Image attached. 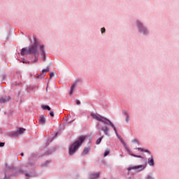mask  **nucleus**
I'll list each match as a JSON object with an SVG mask.
<instances>
[{
  "label": "nucleus",
  "mask_w": 179,
  "mask_h": 179,
  "mask_svg": "<svg viewBox=\"0 0 179 179\" xmlns=\"http://www.w3.org/2000/svg\"><path fill=\"white\" fill-rule=\"evenodd\" d=\"M85 139H86V138L85 136H82L78 138V140H76L74 143H72V145L69 147V155H70V156L74 155L76 150L79 149V147H80L83 142H85Z\"/></svg>",
  "instance_id": "obj_1"
},
{
  "label": "nucleus",
  "mask_w": 179,
  "mask_h": 179,
  "mask_svg": "<svg viewBox=\"0 0 179 179\" xmlns=\"http://www.w3.org/2000/svg\"><path fill=\"white\" fill-rule=\"evenodd\" d=\"M91 117L94 118V120H96V121H100L101 122H103V124H109L112 128H113L115 134H117V129L115 128V126H114V124L110 121V120L97 114V113H92Z\"/></svg>",
  "instance_id": "obj_2"
},
{
  "label": "nucleus",
  "mask_w": 179,
  "mask_h": 179,
  "mask_svg": "<svg viewBox=\"0 0 179 179\" xmlns=\"http://www.w3.org/2000/svg\"><path fill=\"white\" fill-rule=\"evenodd\" d=\"M26 54H38V50H37V43H34L33 45L27 48H22L21 50V55H26Z\"/></svg>",
  "instance_id": "obj_3"
},
{
  "label": "nucleus",
  "mask_w": 179,
  "mask_h": 179,
  "mask_svg": "<svg viewBox=\"0 0 179 179\" xmlns=\"http://www.w3.org/2000/svg\"><path fill=\"white\" fill-rule=\"evenodd\" d=\"M146 167V165H138V166H130L127 168L128 171H131V170H144V169Z\"/></svg>",
  "instance_id": "obj_4"
},
{
  "label": "nucleus",
  "mask_w": 179,
  "mask_h": 179,
  "mask_svg": "<svg viewBox=\"0 0 179 179\" xmlns=\"http://www.w3.org/2000/svg\"><path fill=\"white\" fill-rule=\"evenodd\" d=\"M137 26L139 27L140 29V31H141V33H143V34H148V30H146V28H145L143 27V25L142 24V23H141L139 21H137Z\"/></svg>",
  "instance_id": "obj_5"
},
{
  "label": "nucleus",
  "mask_w": 179,
  "mask_h": 179,
  "mask_svg": "<svg viewBox=\"0 0 179 179\" xmlns=\"http://www.w3.org/2000/svg\"><path fill=\"white\" fill-rule=\"evenodd\" d=\"M10 100V96H4L0 97V103L2 104V103H8Z\"/></svg>",
  "instance_id": "obj_6"
},
{
  "label": "nucleus",
  "mask_w": 179,
  "mask_h": 179,
  "mask_svg": "<svg viewBox=\"0 0 179 179\" xmlns=\"http://www.w3.org/2000/svg\"><path fill=\"white\" fill-rule=\"evenodd\" d=\"M40 51L41 52V56L43 57V61H45V52L44 51V45H41L40 46Z\"/></svg>",
  "instance_id": "obj_7"
},
{
  "label": "nucleus",
  "mask_w": 179,
  "mask_h": 179,
  "mask_svg": "<svg viewBox=\"0 0 179 179\" xmlns=\"http://www.w3.org/2000/svg\"><path fill=\"white\" fill-rule=\"evenodd\" d=\"M100 177V173H91L90 174V179H96Z\"/></svg>",
  "instance_id": "obj_8"
},
{
  "label": "nucleus",
  "mask_w": 179,
  "mask_h": 179,
  "mask_svg": "<svg viewBox=\"0 0 179 179\" xmlns=\"http://www.w3.org/2000/svg\"><path fill=\"white\" fill-rule=\"evenodd\" d=\"M39 124H41V125H44L45 124V117L44 115H41L39 117Z\"/></svg>",
  "instance_id": "obj_9"
},
{
  "label": "nucleus",
  "mask_w": 179,
  "mask_h": 179,
  "mask_svg": "<svg viewBox=\"0 0 179 179\" xmlns=\"http://www.w3.org/2000/svg\"><path fill=\"white\" fill-rule=\"evenodd\" d=\"M75 87H76V84H72L69 92L70 96H72L73 90H75Z\"/></svg>",
  "instance_id": "obj_10"
},
{
  "label": "nucleus",
  "mask_w": 179,
  "mask_h": 179,
  "mask_svg": "<svg viewBox=\"0 0 179 179\" xmlns=\"http://www.w3.org/2000/svg\"><path fill=\"white\" fill-rule=\"evenodd\" d=\"M41 108H43V110H48V111H51V108L47 105H41Z\"/></svg>",
  "instance_id": "obj_11"
},
{
  "label": "nucleus",
  "mask_w": 179,
  "mask_h": 179,
  "mask_svg": "<svg viewBox=\"0 0 179 179\" xmlns=\"http://www.w3.org/2000/svg\"><path fill=\"white\" fill-rule=\"evenodd\" d=\"M127 152H129V155H131V156H133L134 157H140L141 159H143V157H141L139 155H134L132 153V152H131L129 150L127 149Z\"/></svg>",
  "instance_id": "obj_12"
},
{
  "label": "nucleus",
  "mask_w": 179,
  "mask_h": 179,
  "mask_svg": "<svg viewBox=\"0 0 179 179\" xmlns=\"http://www.w3.org/2000/svg\"><path fill=\"white\" fill-rule=\"evenodd\" d=\"M25 131H26L25 129L20 128V129L17 131L16 134H17H17H23Z\"/></svg>",
  "instance_id": "obj_13"
},
{
  "label": "nucleus",
  "mask_w": 179,
  "mask_h": 179,
  "mask_svg": "<svg viewBox=\"0 0 179 179\" xmlns=\"http://www.w3.org/2000/svg\"><path fill=\"white\" fill-rule=\"evenodd\" d=\"M148 164L150 166H155V162L153 161L152 157H151V159H148Z\"/></svg>",
  "instance_id": "obj_14"
},
{
  "label": "nucleus",
  "mask_w": 179,
  "mask_h": 179,
  "mask_svg": "<svg viewBox=\"0 0 179 179\" xmlns=\"http://www.w3.org/2000/svg\"><path fill=\"white\" fill-rule=\"evenodd\" d=\"M90 150V148H85L83 152V155H87Z\"/></svg>",
  "instance_id": "obj_15"
},
{
  "label": "nucleus",
  "mask_w": 179,
  "mask_h": 179,
  "mask_svg": "<svg viewBox=\"0 0 179 179\" xmlns=\"http://www.w3.org/2000/svg\"><path fill=\"white\" fill-rule=\"evenodd\" d=\"M137 150H141V152H145L146 153H149V150L141 148H138Z\"/></svg>",
  "instance_id": "obj_16"
},
{
  "label": "nucleus",
  "mask_w": 179,
  "mask_h": 179,
  "mask_svg": "<svg viewBox=\"0 0 179 179\" xmlns=\"http://www.w3.org/2000/svg\"><path fill=\"white\" fill-rule=\"evenodd\" d=\"M102 131H103V132L106 135H108V127H106L105 129H102Z\"/></svg>",
  "instance_id": "obj_17"
},
{
  "label": "nucleus",
  "mask_w": 179,
  "mask_h": 179,
  "mask_svg": "<svg viewBox=\"0 0 179 179\" xmlns=\"http://www.w3.org/2000/svg\"><path fill=\"white\" fill-rule=\"evenodd\" d=\"M102 139H103V137H100L99 138H98L96 140V145H99V143H100V142H101Z\"/></svg>",
  "instance_id": "obj_18"
},
{
  "label": "nucleus",
  "mask_w": 179,
  "mask_h": 179,
  "mask_svg": "<svg viewBox=\"0 0 179 179\" xmlns=\"http://www.w3.org/2000/svg\"><path fill=\"white\" fill-rule=\"evenodd\" d=\"M110 154V151L108 150H106L104 152V157H106V156H108V155Z\"/></svg>",
  "instance_id": "obj_19"
},
{
  "label": "nucleus",
  "mask_w": 179,
  "mask_h": 179,
  "mask_svg": "<svg viewBox=\"0 0 179 179\" xmlns=\"http://www.w3.org/2000/svg\"><path fill=\"white\" fill-rule=\"evenodd\" d=\"M50 71V69H43V71H42V73H47V72H48Z\"/></svg>",
  "instance_id": "obj_20"
},
{
  "label": "nucleus",
  "mask_w": 179,
  "mask_h": 179,
  "mask_svg": "<svg viewBox=\"0 0 179 179\" xmlns=\"http://www.w3.org/2000/svg\"><path fill=\"white\" fill-rule=\"evenodd\" d=\"M52 78H54V73H50V79H52Z\"/></svg>",
  "instance_id": "obj_21"
},
{
  "label": "nucleus",
  "mask_w": 179,
  "mask_h": 179,
  "mask_svg": "<svg viewBox=\"0 0 179 179\" xmlns=\"http://www.w3.org/2000/svg\"><path fill=\"white\" fill-rule=\"evenodd\" d=\"M125 121L126 122H128L129 121V115H127Z\"/></svg>",
  "instance_id": "obj_22"
},
{
  "label": "nucleus",
  "mask_w": 179,
  "mask_h": 179,
  "mask_svg": "<svg viewBox=\"0 0 179 179\" xmlns=\"http://www.w3.org/2000/svg\"><path fill=\"white\" fill-rule=\"evenodd\" d=\"M5 146V143H0V148Z\"/></svg>",
  "instance_id": "obj_23"
},
{
  "label": "nucleus",
  "mask_w": 179,
  "mask_h": 179,
  "mask_svg": "<svg viewBox=\"0 0 179 179\" xmlns=\"http://www.w3.org/2000/svg\"><path fill=\"white\" fill-rule=\"evenodd\" d=\"M101 33H104L106 31V28L101 29Z\"/></svg>",
  "instance_id": "obj_24"
},
{
  "label": "nucleus",
  "mask_w": 179,
  "mask_h": 179,
  "mask_svg": "<svg viewBox=\"0 0 179 179\" xmlns=\"http://www.w3.org/2000/svg\"><path fill=\"white\" fill-rule=\"evenodd\" d=\"M50 117H54V112H53V111H51V112L50 113Z\"/></svg>",
  "instance_id": "obj_25"
},
{
  "label": "nucleus",
  "mask_w": 179,
  "mask_h": 179,
  "mask_svg": "<svg viewBox=\"0 0 179 179\" xmlns=\"http://www.w3.org/2000/svg\"><path fill=\"white\" fill-rule=\"evenodd\" d=\"M79 104H80V101L77 100V101H76V105H77V106H79Z\"/></svg>",
  "instance_id": "obj_26"
},
{
  "label": "nucleus",
  "mask_w": 179,
  "mask_h": 179,
  "mask_svg": "<svg viewBox=\"0 0 179 179\" xmlns=\"http://www.w3.org/2000/svg\"><path fill=\"white\" fill-rule=\"evenodd\" d=\"M123 114H125L126 116H128V113L125 110L123 111Z\"/></svg>",
  "instance_id": "obj_27"
},
{
  "label": "nucleus",
  "mask_w": 179,
  "mask_h": 179,
  "mask_svg": "<svg viewBox=\"0 0 179 179\" xmlns=\"http://www.w3.org/2000/svg\"><path fill=\"white\" fill-rule=\"evenodd\" d=\"M147 178H148V179H152V176L148 175V176H147Z\"/></svg>",
  "instance_id": "obj_28"
},
{
  "label": "nucleus",
  "mask_w": 179,
  "mask_h": 179,
  "mask_svg": "<svg viewBox=\"0 0 179 179\" xmlns=\"http://www.w3.org/2000/svg\"><path fill=\"white\" fill-rule=\"evenodd\" d=\"M37 61H38V59L37 57H35L34 62H37Z\"/></svg>",
  "instance_id": "obj_29"
},
{
  "label": "nucleus",
  "mask_w": 179,
  "mask_h": 179,
  "mask_svg": "<svg viewBox=\"0 0 179 179\" xmlns=\"http://www.w3.org/2000/svg\"><path fill=\"white\" fill-rule=\"evenodd\" d=\"M25 176L26 177H30V175H29V173H26Z\"/></svg>",
  "instance_id": "obj_30"
},
{
  "label": "nucleus",
  "mask_w": 179,
  "mask_h": 179,
  "mask_svg": "<svg viewBox=\"0 0 179 179\" xmlns=\"http://www.w3.org/2000/svg\"><path fill=\"white\" fill-rule=\"evenodd\" d=\"M1 78H3V79H5V76H2Z\"/></svg>",
  "instance_id": "obj_31"
},
{
  "label": "nucleus",
  "mask_w": 179,
  "mask_h": 179,
  "mask_svg": "<svg viewBox=\"0 0 179 179\" xmlns=\"http://www.w3.org/2000/svg\"><path fill=\"white\" fill-rule=\"evenodd\" d=\"M23 155H24L23 152H22V153H21V156H23Z\"/></svg>",
  "instance_id": "obj_32"
},
{
  "label": "nucleus",
  "mask_w": 179,
  "mask_h": 179,
  "mask_svg": "<svg viewBox=\"0 0 179 179\" xmlns=\"http://www.w3.org/2000/svg\"><path fill=\"white\" fill-rule=\"evenodd\" d=\"M134 142H136V140H134Z\"/></svg>",
  "instance_id": "obj_33"
}]
</instances>
